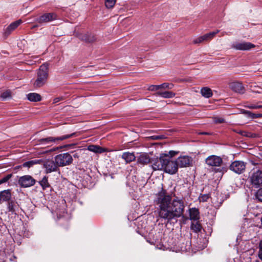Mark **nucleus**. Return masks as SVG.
<instances>
[{"mask_svg": "<svg viewBox=\"0 0 262 262\" xmlns=\"http://www.w3.org/2000/svg\"><path fill=\"white\" fill-rule=\"evenodd\" d=\"M155 203L159 206V217L164 220L167 224L173 223V220L177 222L178 218L184 216L183 201L177 198L171 200V196L163 188L156 194Z\"/></svg>", "mask_w": 262, "mask_h": 262, "instance_id": "f257e3e1", "label": "nucleus"}, {"mask_svg": "<svg viewBox=\"0 0 262 262\" xmlns=\"http://www.w3.org/2000/svg\"><path fill=\"white\" fill-rule=\"evenodd\" d=\"M49 66L48 63H43L37 70V77L33 83L34 88L37 89L42 87L47 82L49 77Z\"/></svg>", "mask_w": 262, "mask_h": 262, "instance_id": "f03ea898", "label": "nucleus"}, {"mask_svg": "<svg viewBox=\"0 0 262 262\" xmlns=\"http://www.w3.org/2000/svg\"><path fill=\"white\" fill-rule=\"evenodd\" d=\"M76 133H73L70 134L64 135L59 137H48L38 139V142L39 144L52 145V143L58 144L60 141L76 137Z\"/></svg>", "mask_w": 262, "mask_h": 262, "instance_id": "7ed1b4c3", "label": "nucleus"}, {"mask_svg": "<svg viewBox=\"0 0 262 262\" xmlns=\"http://www.w3.org/2000/svg\"><path fill=\"white\" fill-rule=\"evenodd\" d=\"M54 159L59 167L70 165L73 161L72 156L69 152L58 154L55 157Z\"/></svg>", "mask_w": 262, "mask_h": 262, "instance_id": "20e7f679", "label": "nucleus"}, {"mask_svg": "<svg viewBox=\"0 0 262 262\" xmlns=\"http://www.w3.org/2000/svg\"><path fill=\"white\" fill-rule=\"evenodd\" d=\"M166 158H168V155L166 153L161 154L159 158L158 157L152 158L151 164H152L154 170H163L165 165Z\"/></svg>", "mask_w": 262, "mask_h": 262, "instance_id": "39448f33", "label": "nucleus"}, {"mask_svg": "<svg viewBox=\"0 0 262 262\" xmlns=\"http://www.w3.org/2000/svg\"><path fill=\"white\" fill-rule=\"evenodd\" d=\"M249 179L252 187L255 188L262 187V171L261 170H254Z\"/></svg>", "mask_w": 262, "mask_h": 262, "instance_id": "423d86ee", "label": "nucleus"}, {"mask_svg": "<svg viewBox=\"0 0 262 262\" xmlns=\"http://www.w3.org/2000/svg\"><path fill=\"white\" fill-rule=\"evenodd\" d=\"M36 180L30 175L20 177L18 180V184L23 188H28L34 185Z\"/></svg>", "mask_w": 262, "mask_h": 262, "instance_id": "0eeeda50", "label": "nucleus"}, {"mask_svg": "<svg viewBox=\"0 0 262 262\" xmlns=\"http://www.w3.org/2000/svg\"><path fill=\"white\" fill-rule=\"evenodd\" d=\"M178 167L176 161L169 160V157L166 158L165 165L163 170L170 174H174L178 172Z\"/></svg>", "mask_w": 262, "mask_h": 262, "instance_id": "6e6552de", "label": "nucleus"}, {"mask_svg": "<svg viewBox=\"0 0 262 262\" xmlns=\"http://www.w3.org/2000/svg\"><path fill=\"white\" fill-rule=\"evenodd\" d=\"M19 208L20 205L14 198L7 203V211L11 215H18Z\"/></svg>", "mask_w": 262, "mask_h": 262, "instance_id": "1a4fd4ad", "label": "nucleus"}, {"mask_svg": "<svg viewBox=\"0 0 262 262\" xmlns=\"http://www.w3.org/2000/svg\"><path fill=\"white\" fill-rule=\"evenodd\" d=\"M58 15L54 12L46 13L36 18V21L40 24H46L57 19Z\"/></svg>", "mask_w": 262, "mask_h": 262, "instance_id": "9d476101", "label": "nucleus"}, {"mask_svg": "<svg viewBox=\"0 0 262 262\" xmlns=\"http://www.w3.org/2000/svg\"><path fill=\"white\" fill-rule=\"evenodd\" d=\"M255 47V46L250 42H235L232 44L231 48L236 50L249 51Z\"/></svg>", "mask_w": 262, "mask_h": 262, "instance_id": "9b49d317", "label": "nucleus"}, {"mask_svg": "<svg viewBox=\"0 0 262 262\" xmlns=\"http://www.w3.org/2000/svg\"><path fill=\"white\" fill-rule=\"evenodd\" d=\"M245 168L246 165L245 163L241 161H235L230 166V170L237 174L243 173L245 170Z\"/></svg>", "mask_w": 262, "mask_h": 262, "instance_id": "f8f14e48", "label": "nucleus"}, {"mask_svg": "<svg viewBox=\"0 0 262 262\" xmlns=\"http://www.w3.org/2000/svg\"><path fill=\"white\" fill-rule=\"evenodd\" d=\"M220 32V30H216L215 31L206 33L202 36H199L193 40L194 44L200 43L203 41H208L211 40L215 35Z\"/></svg>", "mask_w": 262, "mask_h": 262, "instance_id": "ddd939ff", "label": "nucleus"}, {"mask_svg": "<svg viewBox=\"0 0 262 262\" xmlns=\"http://www.w3.org/2000/svg\"><path fill=\"white\" fill-rule=\"evenodd\" d=\"M206 163L210 166L219 167L223 163L222 159L215 155H211L206 159Z\"/></svg>", "mask_w": 262, "mask_h": 262, "instance_id": "4468645a", "label": "nucleus"}, {"mask_svg": "<svg viewBox=\"0 0 262 262\" xmlns=\"http://www.w3.org/2000/svg\"><path fill=\"white\" fill-rule=\"evenodd\" d=\"M58 166L56 163L55 160H48L43 163V167L45 168V172L49 173L59 170Z\"/></svg>", "mask_w": 262, "mask_h": 262, "instance_id": "2eb2a0df", "label": "nucleus"}, {"mask_svg": "<svg viewBox=\"0 0 262 262\" xmlns=\"http://www.w3.org/2000/svg\"><path fill=\"white\" fill-rule=\"evenodd\" d=\"M191 158L188 156L179 157L176 161L178 167H186L190 165Z\"/></svg>", "mask_w": 262, "mask_h": 262, "instance_id": "dca6fc26", "label": "nucleus"}, {"mask_svg": "<svg viewBox=\"0 0 262 262\" xmlns=\"http://www.w3.org/2000/svg\"><path fill=\"white\" fill-rule=\"evenodd\" d=\"M22 23L20 19L14 21L10 24L4 30L3 35L6 37H8L12 31L16 29Z\"/></svg>", "mask_w": 262, "mask_h": 262, "instance_id": "f3484780", "label": "nucleus"}, {"mask_svg": "<svg viewBox=\"0 0 262 262\" xmlns=\"http://www.w3.org/2000/svg\"><path fill=\"white\" fill-rule=\"evenodd\" d=\"M11 189H6L0 191V202H6L7 203L12 200Z\"/></svg>", "mask_w": 262, "mask_h": 262, "instance_id": "a211bd4d", "label": "nucleus"}, {"mask_svg": "<svg viewBox=\"0 0 262 262\" xmlns=\"http://www.w3.org/2000/svg\"><path fill=\"white\" fill-rule=\"evenodd\" d=\"M230 89L236 93L243 94L245 93V88L241 82L235 81L231 82L230 85Z\"/></svg>", "mask_w": 262, "mask_h": 262, "instance_id": "6ab92c4d", "label": "nucleus"}, {"mask_svg": "<svg viewBox=\"0 0 262 262\" xmlns=\"http://www.w3.org/2000/svg\"><path fill=\"white\" fill-rule=\"evenodd\" d=\"M79 38L87 43H92L96 40V36L91 33H84L80 34Z\"/></svg>", "mask_w": 262, "mask_h": 262, "instance_id": "aec40b11", "label": "nucleus"}, {"mask_svg": "<svg viewBox=\"0 0 262 262\" xmlns=\"http://www.w3.org/2000/svg\"><path fill=\"white\" fill-rule=\"evenodd\" d=\"M189 219L191 221H197L200 219V211L198 208L195 207L189 209Z\"/></svg>", "mask_w": 262, "mask_h": 262, "instance_id": "412c9836", "label": "nucleus"}, {"mask_svg": "<svg viewBox=\"0 0 262 262\" xmlns=\"http://www.w3.org/2000/svg\"><path fill=\"white\" fill-rule=\"evenodd\" d=\"M151 160L152 158H150L147 154L144 153L140 155L138 158L137 163L142 165H145L148 163H151Z\"/></svg>", "mask_w": 262, "mask_h": 262, "instance_id": "4be33fe9", "label": "nucleus"}, {"mask_svg": "<svg viewBox=\"0 0 262 262\" xmlns=\"http://www.w3.org/2000/svg\"><path fill=\"white\" fill-rule=\"evenodd\" d=\"M121 158L126 163H129L136 160V156L133 152H124L122 154Z\"/></svg>", "mask_w": 262, "mask_h": 262, "instance_id": "5701e85b", "label": "nucleus"}, {"mask_svg": "<svg viewBox=\"0 0 262 262\" xmlns=\"http://www.w3.org/2000/svg\"><path fill=\"white\" fill-rule=\"evenodd\" d=\"M88 149L89 151L94 152L95 153L101 154L106 151V149L104 148H102L99 145H90L88 147Z\"/></svg>", "mask_w": 262, "mask_h": 262, "instance_id": "b1692460", "label": "nucleus"}, {"mask_svg": "<svg viewBox=\"0 0 262 262\" xmlns=\"http://www.w3.org/2000/svg\"><path fill=\"white\" fill-rule=\"evenodd\" d=\"M157 96H160L164 98H171L175 96V93L171 91H159L155 94Z\"/></svg>", "mask_w": 262, "mask_h": 262, "instance_id": "393cba45", "label": "nucleus"}, {"mask_svg": "<svg viewBox=\"0 0 262 262\" xmlns=\"http://www.w3.org/2000/svg\"><path fill=\"white\" fill-rule=\"evenodd\" d=\"M28 100L31 102H38L41 100V96L36 93H30L27 95Z\"/></svg>", "mask_w": 262, "mask_h": 262, "instance_id": "a878e982", "label": "nucleus"}, {"mask_svg": "<svg viewBox=\"0 0 262 262\" xmlns=\"http://www.w3.org/2000/svg\"><path fill=\"white\" fill-rule=\"evenodd\" d=\"M201 94L203 97L207 98H210L213 95L212 90L208 87L202 88L201 90Z\"/></svg>", "mask_w": 262, "mask_h": 262, "instance_id": "bb28decb", "label": "nucleus"}, {"mask_svg": "<svg viewBox=\"0 0 262 262\" xmlns=\"http://www.w3.org/2000/svg\"><path fill=\"white\" fill-rule=\"evenodd\" d=\"M242 114H245L247 117L251 119H255L258 118H262V114H255L249 111L243 110L242 111Z\"/></svg>", "mask_w": 262, "mask_h": 262, "instance_id": "cd10ccee", "label": "nucleus"}, {"mask_svg": "<svg viewBox=\"0 0 262 262\" xmlns=\"http://www.w3.org/2000/svg\"><path fill=\"white\" fill-rule=\"evenodd\" d=\"M190 228L194 232L198 233L202 230V226L199 222L196 221L191 223Z\"/></svg>", "mask_w": 262, "mask_h": 262, "instance_id": "c85d7f7f", "label": "nucleus"}, {"mask_svg": "<svg viewBox=\"0 0 262 262\" xmlns=\"http://www.w3.org/2000/svg\"><path fill=\"white\" fill-rule=\"evenodd\" d=\"M38 183L43 190L50 187V184L48 182V177L47 176H44L42 180L39 181Z\"/></svg>", "mask_w": 262, "mask_h": 262, "instance_id": "c756f323", "label": "nucleus"}, {"mask_svg": "<svg viewBox=\"0 0 262 262\" xmlns=\"http://www.w3.org/2000/svg\"><path fill=\"white\" fill-rule=\"evenodd\" d=\"M180 249L182 251H187L191 249V241L189 239H188L186 243H182L181 244Z\"/></svg>", "mask_w": 262, "mask_h": 262, "instance_id": "7c9ffc66", "label": "nucleus"}, {"mask_svg": "<svg viewBox=\"0 0 262 262\" xmlns=\"http://www.w3.org/2000/svg\"><path fill=\"white\" fill-rule=\"evenodd\" d=\"M147 241L151 244H155L158 241V238L157 236H155V234L153 232H151L148 234Z\"/></svg>", "mask_w": 262, "mask_h": 262, "instance_id": "2f4dec72", "label": "nucleus"}, {"mask_svg": "<svg viewBox=\"0 0 262 262\" xmlns=\"http://www.w3.org/2000/svg\"><path fill=\"white\" fill-rule=\"evenodd\" d=\"M0 97L2 99V100H6L8 98H11V92L10 90H7L5 92L2 93Z\"/></svg>", "mask_w": 262, "mask_h": 262, "instance_id": "473e14b6", "label": "nucleus"}, {"mask_svg": "<svg viewBox=\"0 0 262 262\" xmlns=\"http://www.w3.org/2000/svg\"><path fill=\"white\" fill-rule=\"evenodd\" d=\"M13 177L12 173H9L5 176L3 178L0 179V185L7 183Z\"/></svg>", "mask_w": 262, "mask_h": 262, "instance_id": "72a5a7b5", "label": "nucleus"}, {"mask_svg": "<svg viewBox=\"0 0 262 262\" xmlns=\"http://www.w3.org/2000/svg\"><path fill=\"white\" fill-rule=\"evenodd\" d=\"M255 196L258 202H262V187L259 188L255 192Z\"/></svg>", "mask_w": 262, "mask_h": 262, "instance_id": "f704fd0d", "label": "nucleus"}, {"mask_svg": "<svg viewBox=\"0 0 262 262\" xmlns=\"http://www.w3.org/2000/svg\"><path fill=\"white\" fill-rule=\"evenodd\" d=\"M210 194H201L199 197V200L200 202H206L208 199L210 198Z\"/></svg>", "mask_w": 262, "mask_h": 262, "instance_id": "c9c22d12", "label": "nucleus"}, {"mask_svg": "<svg viewBox=\"0 0 262 262\" xmlns=\"http://www.w3.org/2000/svg\"><path fill=\"white\" fill-rule=\"evenodd\" d=\"M71 146V144H67V145H65L64 146H59V147H53V148H51L50 149H49L48 150H46V151L44 152V153L52 152H54L55 151L58 150L59 149H62V148L67 147H69V146Z\"/></svg>", "mask_w": 262, "mask_h": 262, "instance_id": "e433bc0d", "label": "nucleus"}, {"mask_svg": "<svg viewBox=\"0 0 262 262\" xmlns=\"http://www.w3.org/2000/svg\"><path fill=\"white\" fill-rule=\"evenodd\" d=\"M160 89L171 90L173 88L174 85L171 83H163L160 84Z\"/></svg>", "mask_w": 262, "mask_h": 262, "instance_id": "4c0bfd02", "label": "nucleus"}, {"mask_svg": "<svg viewBox=\"0 0 262 262\" xmlns=\"http://www.w3.org/2000/svg\"><path fill=\"white\" fill-rule=\"evenodd\" d=\"M116 2V0H105V5L107 8H112Z\"/></svg>", "mask_w": 262, "mask_h": 262, "instance_id": "58836bf2", "label": "nucleus"}, {"mask_svg": "<svg viewBox=\"0 0 262 262\" xmlns=\"http://www.w3.org/2000/svg\"><path fill=\"white\" fill-rule=\"evenodd\" d=\"M159 89H160V85H151L148 89V90L150 91H156Z\"/></svg>", "mask_w": 262, "mask_h": 262, "instance_id": "ea45409f", "label": "nucleus"}, {"mask_svg": "<svg viewBox=\"0 0 262 262\" xmlns=\"http://www.w3.org/2000/svg\"><path fill=\"white\" fill-rule=\"evenodd\" d=\"M246 107L250 109H259L262 108V105L250 104L246 106Z\"/></svg>", "mask_w": 262, "mask_h": 262, "instance_id": "a19ab883", "label": "nucleus"}, {"mask_svg": "<svg viewBox=\"0 0 262 262\" xmlns=\"http://www.w3.org/2000/svg\"><path fill=\"white\" fill-rule=\"evenodd\" d=\"M34 165L33 160L29 161L23 163V167H30Z\"/></svg>", "mask_w": 262, "mask_h": 262, "instance_id": "79ce46f5", "label": "nucleus"}, {"mask_svg": "<svg viewBox=\"0 0 262 262\" xmlns=\"http://www.w3.org/2000/svg\"><path fill=\"white\" fill-rule=\"evenodd\" d=\"M259 248L258 257L261 260H262V239L259 243Z\"/></svg>", "mask_w": 262, "mask_h": 262, "instance_id": "37998d69", "label": "nucleus"}, {"mask_svg": "<svg viewBox=\"0 0 262 262\" xmlns=\"http://www.w3.org/2000/svg\"><path fill=\"white\" fill-rule=\"evenodd\" d=\"M214 122L216 123H223L225 122V120L222 118L216 117L214 119Z\"/></svg>", "mask_w": 262, "mask_h": 262, "instance_id": "c03bdc74", "label": "nucleus"}, {"mask_svg": "<svg viewBox=\"0 0 262 262\" xmlns=\"http://www.w3.org/2000/svg\"><path fill=\"white\" fill-rule=\"evenodd\" d=\"M150 138L153 140H160L164 139L165 136L164 135L152 136Z\"/></svg>", "mask_w": 262, "mask_h": 262, "instance_id": "a18cd8bd", "label": "nucleus"}, {"mask_svg": "<svg viewBox=\"0 0 262 262\" xmlns=\"http://www.w3.org/2000/svg\"><path fill=\"white\" fill-rule=\"evenodd\" d=\"M178 151H175L173 150L169 151L168 154H167L169 155V160H170L171 158L174 157L176 155L178 154Z\"/></svg>", "mask_w": 262, "mask_h": 262, "instance_id": "49530a36", "label": "nucleus"}, {"mask_svg": "<svg viewBox=\"0 0 262 262\" xmlns=\"http://www.w3.org/2000/svg\"><path fill=\"white\" fill-rule=\"evenodd\" d=\"M45 162V161L42 159L33 160V162H34V164H43V163Z\"/></svg>", "mask_w": 262, "mask_h": 262, "instance_id": "de8ad7c7", "label": "nucleus"}, {"mask_svg": "<svg viewBox=\"0 0 262 262\" xmlns=\"http://www.w3.org/2000/svg\"><path fill=\"white\" fill-rule=\"evenodd\" d=\"M237 133L242 135V136H245V137H248V133L245 132V131H243V130H240L238 132H237Z\"/></svg>", "mask_w": 262, "mask_h": 262, "instance_id": "09e8293b", "label": "nucleus"}, {"mask_svg": "<svg viewBox=\"0 0 262 262\" xmlns=\"http://www.w3.org/2000/svg\"><path fill=\"white\" fill-rule=\"evenodd\" d=\"M224 171H226V168H219L215 170V172H222L223 173Z\"/></svg>", "mask_w": 262, "mask_h": 262, "instance_id": "8fccbe9b", "label": "nucleus"}, {"mask_svg": "<svg viewBox=\"0 0 262 262\" xmlns=\"http://www.w3.org/2000/svg\"><path fill=\"white\" fill-rule=\"evenodd\" d=\"M62 100V97H57V98H55L54 100H53V103H57L59 101H60V100Z\"/></svg>", "mask_w": 262, "mask_h": 262, "instance_id": "3c124183", "label": "nucleus"}, {"mask_svg": "<svg viewBox=\"0 0 262 262\" xmlns=\"http://www.w3.org/2000/svg\"><path fill=\"white\" fill-rule=\"evenodd\" d=\"M201 134H202V135H208L209 134L208 133H206V132H203V133H201Z\"/></svg>", "mask_w": 262, "mask_h": 262, "instance_id": "603ef678", "label": "nucleus"}]
</instances>
